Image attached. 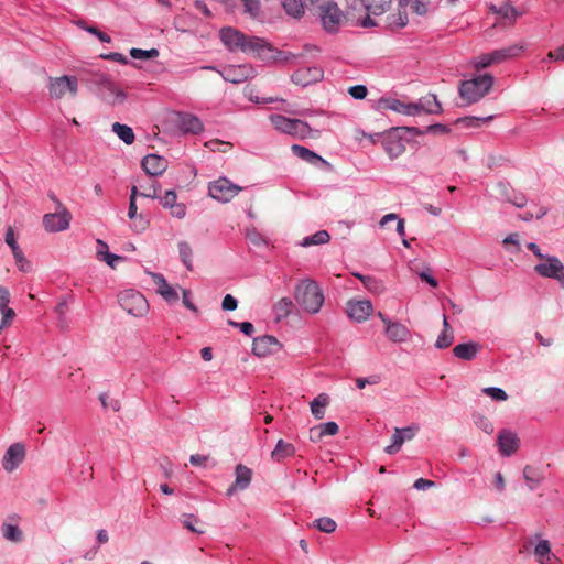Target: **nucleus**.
Wrapping results in <instances>:
<instances>
[{"mask_svg": "<svg viewBox=\"0 0 564 564\" xmlns=\"http://www.w3.org/2000/svg\"><path fill=\"white\" fill-rule=\"evenodd\" d=\"M323 75L324 72L318 66L303 67L293 73L292 82L299 86L306 87L319 82Z\"/></svg>", "mask_w": 564, "mask_h": 564, "instance_id": "obj_18", "label": "nucleus"}, {"mask_svg": "<svg viewBox=\"0 0 564 564\" xmlns=\"http://www.w3.org/2000/svg\"><path fill=\"white\" fill-rule=\"evenodd\" d=\"M315 525L319 531L325 532V533L334 532L337 527L336 522L332 518H328V517H323V518L315 520Z\"/></svg>", "mask_w": 564, "mask_h": 564, "instance_id": "obj_49", "label": "nucleus"}, {"mask_svg": "<svg viewBox=\"0 0 564 564\" xmlns=\"http://www.w3.org/2000/svg\"><path fill=\"white\" fill-rule=\"evenodd\" d=\"M523 478L530 490H535L544 479L542 473L530 465L523 468Z\"/></svg>", "mask_w": 564, "mask_h": 564, "instance_id": "obj_35", "label": "nucleus"}, {"mask_svg": "<svg viewBox=\"0 0 564 564\" xmlns=\"http://www.w3.org/2000/svg\"><path fill=\"white\" fill-rule=\"evenodd\" d=\"M329 403V398L325 393L318 394L312 402H311V412L314 415L316 420H322L325 415V408Z\"/></svg>", "mask_w": 564, "mask_h": 564, "instance_id": "obj_37", "label": "nucleus"}, {"mask_svg": "<svg viewBox=\"0 0 564 564\" xmlns=\"http://www.w3.org/2000/svg\"><path fill=\"white\" fill-rule=\"evenodd\" d=\"M160 200V204L169 209L171 208L175 203H177V195L175 193V191L171 189V191H166L164 193V195H159V198Z\"/></svg>", "mask_w": 564, "mask_h": 564, "instance_id": "obj_54", "label": "nucleus"}, {"mask_svg": "<svg viewBox=\"0 0 564 564\" xmlns=\"http://www.w3.org/2000/svg\"><path fill=\"white\" fill-rule=\"evenodd\" d=\"M282 6L289 15L300 18L304 14L302 0H282Z\"/></svg>", "mask_w": 564, "mask_h": 564, "instance_id": "obj_42", "label": "nucleus"}, {"mask_svg": "<svg viewBox=\"0 0 564 564\" xmlns=\"http://www.w3.org/2000/svg\"><path fill=\"white\" fill-rule=\"evenodd\" d=\"M112 131L118 135V138L123 141L126 144L130 145L134 141V132L131 127L115 122L112 124Z\"/></svg>", "mask_w": 564, "mask_h": 564, "instance_id": "obj_39", "label": "nucleus"}, {"mask_svg": "<svg viewBox=\"0 0 564 564\" xmlns=\"http://www.w3.org/2000/svg\"><path fill=\"white\" fill-rule=\"evenodd\" d=\"M97 84L105 89L113 99H108L109 102H123L127 98V95L117 87L115 82L106 74H100L97 79Z\"/></svg>", "mask_w": 564, "mask_h": 564, "instance_id": "obj_25", "label": "nucleus"}, {"mask_svg": "<svg viewBox=\"0 0 564 564\" xmlns=\"http://www.w3.org/2000/svg\"><path fill=\"white\" fill-rule=\"evenodd\" d=\"M497 444L500 454L510 457L519 449L520 438L516 432L503 429L498 432Z\"/></svg>", "mask_w": 564, "mask_h": 564, "instance_id": "obj_16", "label": "nucleus"}, {"mask_svg": "<svg viewBox=\"0 0 564 564\" xmlns=\"http://www.w3.org/2000/svg\"><path fill=\"white\" fill-rule=\"evenodd\" d=\"M4 241L10 247L11 251H18L20 249L18 242H17V239H15V236H14V231L12 229V227H8L7 228V231H6V235H4Z\"/></svg>", "mask_w": 564, "mask_h": 564, "instance_id": "obj_63", "label": "nucleus"}, {"mask_svg": "<svg viewBox=\"0 0 564 564\" xmlns=\"http://www.w3.org/2000/svg\"><path fill=\"white\" fill-rule=\"evenodd\" d=\"M377 315L384 324V334L390 341L402 344L411 340L412 333L405 325L398 321H392L381 312H378Z\"/></svg>", "mask_w": 564, "mask_h": 564, "instance_id": "obj_8", "label": "nucleus"}, {"mask_svg": "<svg viewBox=\"0 0 564 564\" xmlns=\"http://www.w3.org/2000/svg\"><path fill=\"white\" fill-rule=\"evenodd\" d=\"M99 400L105 410L110 409L115 412H118L121 409L120 401L111 399L107 393H101L99 395Z\"/></svg>", "mask_w": 564, "mask_h": 564, "instance_id": "obj_51", "label": "nucleus"}, {"mask_svg": "<svg viewBox=\"0 0 564 564\" xmlns=\"http://www.w3.org/2000/svg\"><path fill=\"white\" fill-rule=\"evenodd\" d=\"M475 424L481 430L484 431L486 434H492L494 433V424L491 423V421L489 419H487L486 416H482V415H478L476 419H475Z\"/></svg>", "mask_w": 564, "mask_h": 564, "instance_id": "obj_57", "label": "nucleus"}, {"mask_svg": "<svg viewBox=\"0 0 564 564\" xmlns=\"http://www.w3.org/2000/svg\"><path fill=\"white\" fill-rule=\"evenodd\" d=\"M397 432L402 436L404 442L411 441L417 434L420 427L416 424L406 427H395Z\"/></svg>", "mask_w": 564, "mask_h": 564, "instance_id": "obj_55", "label": "nucleus"}, {"mask_svg": "<svg viewBox=\"0 0 564 564\" xmlns=\"http://www.w3.org/2000/svg\"><path fill=\"white\" fill-rule=\"evenodd\" d=\"M533 540H535L533 554L539 564H563L560 557L552 552L549 540L541 538L539 534L534 535L530 542Z\"/></svg>", "mask_w": 564, "mask_h": 564, "instance_id": "obj_11", "label": "nucleus"}, {"mask_svg": "<svg viewBox=\"0 0 564 564\" xmlns=\"http://www.w3.org/2000/svg\"><path fill=\"white\" fill-rule=\"evenodd\" d=\"M252 480V470L247 467L246 465L238 464L235 468V481L234 484L227 489L226 495L231 497L237 491L246 490Z\"/></svg>", "mask_w": 564, "mask_h": 564, "instance_id": "obj_19", "label": "nucleus"}, {"mask_svg": "<svg viewBox=\"0 0 564 564\" xmlns=\"http://www.w3.org/2000/svg\"><path fill=\"white\" fill-rule=\"evenodd\" d=\"M403 444L404 441L402 440V436L397 432V429H394V432L391 437V444L386 446L384 453H387L388 455H394L401 449Z\"/></svg>", "mask_w": 564, "mask_h": 564, "instance_id": "obj_48", "label": "nucleus"}, {"mask_svg": "<svg viewBox=\"0 0 564 564\" xmlns=\"http://www.w3.org/2000/svg\"><path fill=\"white\" fill-rule=\"evenodd\" d=\"M221 43L230 52H241L246 41V34L231 26L223 28L219 31Z\"/></svg>", "mask_w": 564, "mask_h": 564, "instance_id": "obj_17", "label": "nucleus"}, {"mask_svg": "<svg viewBox=\"0 0 564 564\" xmlns=\"http://www.w3.org/2000/svg\"><path fill=\"white\" fill-rule=\"evenodd\" d=\"M381 104L386 109L406 116H416V106L414 102L405 104L397 98L381 99Z\"/></svg>", "mask_w": 564, "mask_h": 564, "instance_id": "obj_27", "label": "nucleus"}, {"mask_svg": "<svg viewBox=\"0 0 564 564\" xmlns=\"http://www.w3.org/2000/svg\"><path fill=\"white\" fill-rule=\"evenodd\" d=\"M96 257L99 261L106 262L110 268H115L117 262L121 260V257L109 252L107 242L101 239L96 241Z\"/></svg>", "mask_w": 564, "mask_h": 564, "instance_id": "obj_32", "label": "nucleus"}, {"mask_svg": "<svg viewBox=\"0 0 564 564\" xmlns=\"http://www.w3.org/2000/svg\"><path fill=\"white\" fill-rule=\"evenodd\" d=\"M12 254H13V258L15 260V263H17L19 270L22 272H28L30 270V262L24 257L22 250L19 249L18 251H13Z\"/></svg>", "mask_w": 564, "mask_h": 564, "instance_id": "obj_56", "label": "nucleus"}, {"mask_svg": "<svg viewBox=\"0 0 564 564\" xmlns=\"http://www.w3.org/2000/svg\"><path fill=\"white\" fill-rule=\"evenodd\" d=\"M169 210L177 219H183L186 216V206L183 203H175Z\"/></svg>", "mask_w": 564, "mask_h": 564, "instance_id": "obj_64", "label": "nucleus"}, {"mask_svg": "<svg viewBox=\"0 0 564 564\" xmlns=\"http://www.w3.org/2000/svg\"><path fill=\"white\" fill-rule=\"evenodd\" d=\"M494 118H495V116H492V115L487 116V117L469 116V117H464V118L459 119V122L468 128H478L481 126V123L489 122V121L494 120Z\"/></svg>", "mask_w": 564, "mask_h": 564, "instance_id": "obj_45", "label": "nucleus"}, {"mask_svg": "<svg viewBox=\"0 0 564 564\" xmlns=\"http://www.w3.org/2000/svg\"><path fill=\"white\" fill-rule=\"evenodd\" d=\"M178 253L182 263L186 267L187 270H193V250L191 245L187 241H180L178 245Z\"/></svg>", "mask_w": 564, "mask_h": 564, "instance_id": "obj_40", "label": "nucleus"}, {"mask_svg": "<svg viewBox=\"0 0 564 564\" xmlns=\"http://www.w3.org/2000/svg\"><path fill=\"white\" fill-rule=\"evenodd\" d=\"M453 341H454L453 332H442L435 341V347L438 349H444V348L449 347L453 344Z\"/></svg>", "mask_w": 564, "mask_h": 564, "instance_id": "obj_53", "label": "nucleus"}, {"mask_svg": "<svg viewBox=\"0 0 564 564\" xmlns=\"http://www.w3.org/2000/svg\"><path fill=\"white\" fill-rule=\"evenodd\" d=\"M2 536L10 542L19 543L23 540V532L19 528V518L17 516L8 517L1 524Z\"/></svg>", "mask_w": 564, "mask_h": 564, "instance_id": "obj_24", "label": "nucleus"}, {"mask_svg": "<svg viewBox=\"0 0 564 564\" xmlns=\"http://www.w3.org/2000/svg\"><path fill=\"white\" fill-rule=\"evenodd\" d=\"M330 240V235L327 230H318L315 234L303 238L299 246L303 248L312 247V246H321L325 245Z\"/></svg>", "mask_w": 564, "mask_h": 564, "instance_id": "obj_36", "label": "nucleus"}, {"mask_svg": "<svg viewBox=\"0 0 564 564\" xmlns=\"http://www.w3.org/2000/svg\"><path fill=\"white\" fill-rule=\"evenodd\" d=\"M291 151L295 156L300 158L301 160H303L307 163H311L314 165L317 163H323V164L327 163L321 155H318L317 153L313 152L312 150H310L303 145L293 144L291 147Z\"/></svg>", "mask_w": 564, "mask_h": 564, "instance_id": "obj_33", "label": "nucleus"}, {"mask_svg": "<svg viewBox=\"0 0 564 564\" xmlns=\"http://www.w3.org/2000/svg\"><path fill=\"white\" fill-rule=\"evenodd\" d=\"M481 346L475 341H467L458 344L454 347L453 354L456 358L462 360H473L476 358Z\"/></svg>", "mask_w": 564, "mask_h": 564, "instance_id": "obj_28", "label": "nucleus"}, {"mask_svg": "<svg viewBox=\"0 0 564 564\" xmlns=\"http://www.w3.org/2000/svg\"><path fill=\"white\" fill-rule=\"evenodd\" d=\"M482 392L495 401H506L508 399L506 391L498 387L484 388Z\"/></svg>", "mask_w": 564, "mask_h": 564, "instance_id": "obj_50", "label": "nucleus"}, {"mask_svg": "<svg viewBox=\"0 0 564 564\" xmlns=\"http://www.w3.org/2000/svg\"><path fill=\"white\" fill-rule=\"evenodd\" d=\"M130 56L134 59H153L159 56V51L156 48L151 50H142V48H131Z\"/></svg>", "mask_w": 564, "mask_h": 564, "instance_id": "obj_47", "label": "nucleus"}, {"mask_svg": "<svg viewBox=\"0 0 564 564\" xmlns=\"http://www.w3.org/2000/svg\"><path fill=\"white\" fill-rule=\"evenodd\" d=\"M241 52L246 54H252L260 58L273 57L271 55V53H273L271 44L268 43L264 39L258 36L246 35V41Z\"/></svg>", "mask_w": 564, "mask_h": 564, "instance_id": "obj_15", "label": "nucleus"}, {"mask_svg": "<svg viewBox=\"0 0 564 564\" xmlns=\"http://www.w3.org/2000/svg\"><path fill=\"white\" fill-rule=\"evenodd\" d=\"M219 73L226 82L232 84H240L254 76V69L250 64L228 65Z\"/></svg>", "mask_w": 564, "mask_h": 564, "instance_id": "obj_14", "label": "nucleus"}, {"mask_svg": "<svg viewBox=\"0 0 564 564\" xmlns=\"http://www.w3.org/2000/svg\"><path fill=\"white\" fill-rule=\"evenodd\" d=\"M495 78L490 74H482L459 85V96L468 104H475L484 98L492 88Z\"/></svg>", "mask_w": 564, "mask_h": 564, "instance_id": "obj_2", "label": "nucleus"}, {"mask_svg": "<svg viewBox=\"0 0 564 564\" xmlns=\"http://www.w3.org/2000/svg\"><path fill=\"white\" fill-rule=\"evenodd\" d=\"M414 106H416V115L421 112L440 113L442 111V106L435 95L421 98L419 102H414Z\"/></svg>", "mask_w": 564, "mask_h": 564, "instance_id": "obj_31", "label": "nucleus"}, {"mask_svg": "<svg viewBox=\"0 0 564 564\" xmlns=\"http://www.w3.org/2000/svg\"><path fill=\"white\" fill-rule=\"evenodd\" d=\"M366 10L375 15L384 13L391 7L392 0H361Z\"/></svg>", "mask_w": 564, "mask_h": 564, "instance_id": "obj_38", "label": "nucleus"}, {"mask_svg": "<svg viewBox=\"0 0 564 564\" xmlns=\"http://www.w3.org/2000/svg\"><path fill=\"white\" fill-rule=\"evenodd\" d=\"M11 302V294L8 288L0 284V313L6 311H14L9 306Z\"/></svg>", "mask_w": 564, "mask_h": 564, "instance_id": "obj_52", "label": "nucleus"}, {"mask_svg": "<svg viewBox=\"0 0 564 564\" xmlns=\"http://www.w3.org/2000/svg\"><path fill=\"white\" fill-rule=\"evenodd\" d=\"M492 195L497 198L501 199H510L512 189L510 188V185L505 182H498L492 186Z\"/></svg>", "mask_w": 564, "mask_h": 564, "instance_id": "obj_46", "label": "nucleus"}, {"mask_svg": "<svg viewBox=\"0 0 564 564\" xmlns=\"http://www.w3.org/2000/svg\"><path fill=\"white\" fill-rule=\"evenodd\" d=\"M295 454V447L293 444L288 443L283 440H279L275 447L271 452V458L274 462H281L286 457H291Z\"/></svg>", "mask_w": 564, "mask_h": 564, "instance_id": "obj_34", "label": "nucleus"}, {"mask_svg": "<svg viewBox=\"0 0 564 564\" xmlns=\"http://www.w3.org/2000/svg\"><path fill=\"white\" fill-rule=\"evenodd\" d=\"M348 93L354 99L362 100L366 98L368 89L365 85H355L349 87Z\"/></svg>", "mask_w": 564, "mask_h": 564, "instance_id": "obj_60", "label": "nucleus"}, {"mask_svg": "<svg viewBox=\"0 0 564 564\" xmlns=\"http://www.w3.org/2000/svg\"><path fill=\"white\" fill-rule=\"evenodd\" d=\"M151 276H152V281L153 283L155 284L156 286V292L159 294H161V292L163 290H165L166 288H169V283L166 281V279L163 276V274L161 273H151Z\"/></svg>", "mask_w": 564, "mask_h": 564, "instance_id": "obj_62", "label": "nucleus"}, {"mask_svg": "<svg viewBox=\"0 0 564 564\" xmlns=\"http://www.w3.org/2000/svg\"><path fill=\"white\" fill-rule=\"evenodd\" d=\"M294 299L300 307L311 314L319 312L324 303V294L316 281L303 279L294 290Z\"/></svg>", "mask_w": 564, "mask_h": 564, "instance_id": "obj_1", "label": "nucleus"}, {"mask_svg": "<svg viewBox=\"0 0 564 564\" xmlns=\"http://www.w3.org/2000/svg\"><path fill=\"white\" fill-rule=\"evenodd\" d=\"M355 276L359 279L364 286L371 293H381L383 291L382 283L373 276L362 275L360 273H355Z\"/></svg>", "mask_w": 564, "mask_h": 564, "instance_id": "obj_41", "label": "nucleus"}, {"mask_svg": "<svg viewBox=\"0 0 564 564\" xmlns=\"http://www.w3.org/2000/svg\"><path fill=\"white\" fill-rule=\"evenodd\" d=\"M242 187L232 183L229 178L223 176L208 184L209 196L220 203H228L235 198Z\"/></svg>", "mask_w": 564, "mask_h": 564, "instance_id": "obj_6", "label": "nucleus"}, {"mask_svg": "<svg viewBox=\"0 0 564 564\" xmlns=\"http://www.w3.org/2000/svg\"><path fill=\"white\" fill-rule=\"evenodd\" d=\"M118 303L128 314L142 317L149 311V303L142 293L128 289L118 294Z\"/></svg>", "mask_w": 564, "mask_h": 564, "instance_id": "obj_5", "label": "nucleus"}, {"mask_svg": "<svg viewBox=\"0 0 564 564\" xmlns=\"http://www.w3.org/2000/svg\"><path fill=\"white\" fill-rule=\"evenodd\" d=\"M280 348V343L273 336L264 335L253 339L252 352L258 357H267Z\"/></svg>", "mask_w": 564, "mask_h": 564, "instance_id": "obj_22", "label": "nucleus"}, {"mask_svg": "<svg viewBox=\"0 0 564 564\" xmlns=\"http://www.w3.org/2000/svg\"><path fill=\"white\" fill-rule=\"evenodd\" d=\"M321 18L324 29L327 32H335L341 21V12L336 4H328L323 8Z\"/></svg>", "mask_w": 564, "mask_h": 564, "instance_id": "obj_23", "label": "nucleus"}, {"mask_svg": "<svg viewBox=\"0 0 564 564\" xmlns=\"http://www.w3.org/2000/svg\"><path fill=\"white\" fill-rule=\"evenodd\" d=\"M293 307V302L289 297H282L274 306V312L279 318L285 317L290 314Z\"/></svg>", "mask_w": 564, "mask_h": 564, "instance_id": "obj_44", "label": "nucleus"}, {"mask_svg": "<svg viewBox=\"0 0 564 564\" xmlns=\"http://www.w3.org/2000/svg\"><path fill=\"white\" fill-rule=\"evenodd\" d=\"M177 127L184 133L197 134L204 130L199 118L191 113L178 115Z\"/></svg>", "mask_w": 564, "mask_h": 564, "instance_id": "obj_26", "label": "nucleus"}, {"mask_svg": "<svg viewBox=\"0 0 564 564\" xmlns=\"http://www.w3.org/2000/svg\"><path fill=\"white\" fill-rule=\"evenodd\" d=\"M405 139L400 129H393L382 137L381 144L391 160L399 158L405 151Z\"/></svg>", "mask_w": 564, "mask_h": 564, "instance_id": "obj_10", "label": "nucleus"}, {"mask_svg": "<svg viewBox=\"0 0 564 564\" xmlns=\"http://www.w3.org/2000/svg\"><path fill=\"white\" fill-rule=\"evenodd\" d=\"M130 220L132 221L131 228L135 232H143L149 226V221L142 214L138 215L137 218Z\"/></svg>", "mask_w": 564, "mask_h": 564, "instance_id": "obj_61", "label": "nucleus"}, {"mask_svg": "<svg viewBox=\"0 0 564 564\" xmlns=\"http://www.w3.org/2000/svg\"><path fill=\"white\" fill-rule=\"evenodd\" d=\"M400 4L409 7L412 12L422 17L432 13L436 8L434 0H400Z\"/></svg>", "mask_w": 564, "mask_h": 564, "instance_id": "obj_29", "label": "nucleus"}, {"mask_svg": "<svg viewBox=\"0 0 564 564\" xmlns=\"http://www.w3.org/2000/svg\"><path fill=\"white\" fill-rule=\"evenodd\" d=\"M524 48L525 45L523 43H517L508 47H502L486 54H481L473 59V66L476 69H482L495 64L503 63L510 58L519 56L524 51Z\"/></svg>", "mask_w": 564, "mask_h": 564, "instance_id": "obj_3", "label": "nucleus"}, {"mask_svg": "<svg viewBox=\"0 0 564 564\" xmlns=\"http://www.w3.org/2000/svg\"><path fill=\"white\" fill-rule=\"evenodd\" d=\"M534 271L542 278L556 280L564 286V264L555 256H546L542 262L534 267Z\"/></svg>", "mask_w": 564, "mask_h": 564, "instance_id": "obj_7", "label": "nucleus"}, {"mask_svg": "<svg viewBox=\"0 0 564 564\" xmlns=\"http://www.w3.org/2000/svg\"><path fill=\"white\" fill-rule=\"evenodd\" d=\"M347 314L349 318L354 319L357 323H362L368 319V317L373 312V306L370 301H355L351 300L347 303Z\"/></svg>", "mask_w": 564, "mask_h": 564, "instance_id": "obj_20", "label": "nucleus"}, {"mask_svg": "<svg viewBox=\"0 0 564 564\" xmlns=\"http://www.w3.org/2000/svg\"><path fill=\"white\" fill-rule=\"evenodd\" d=\"M141 166L150 176H160L167 169V160L159 154H148L142 159Z\"/></svg>", "mask_w": 564, "mask_h": 564, "instance_id": "obj_21", "label": "nucleus"}, {"mask_svg": "<svg viewBox=\"0 0 564 564\" xmlns=\"http://www.w3.org/2000/svg\"><path fill=\"white\" fill-rule=\"evenodd\" d=\"M72 220V214L66 209L57 213H50L43 216V226L48 232H58L68 229Z\"/></svg>", "mask_w": 564, "mask_h": 564, "instance_id": "obj_12", "label": "nucleus"}, {"mask_svg": "<svg viewBox=\"0 0 564 564\" xmlns=\"http://www.w3.org/2000/svg\"><path fill=\"white\" fill-rule=\"evenodd\" d=\"M198 523V519L194 517L193 514H185L183 517V524L185 528H187L189 531L202 534L204 531L202 529L196 528V524Z\"/></svg>", "mask_w": 564, "mask_h": 564, "instance_id": "obj_59", "label": "nucleus"}, {"mask_svg": "<svg viewBox=\"0 0 564 564\" xmlns=\"http://www.w3.org/2000/svg\"><path fill=\"white\" fill-rule=\"evenodd\" d=\"M270 122L278 131L297 139L311 137V128L307 122L300 119H292L279 113H272Z\"/></svg>", "mask_w": 564, "mask_h": 564, "instance_id": "obj_4", "label": "nucleus"}, {"mask_svg": "<svg viewBox=\"0 0 564 564\" xmlns=\"http://www.w3.org/2000/svg\"><path fill=\"white\" fill-rule=\"evenodd\" d=\"M25 458V446L21 442L11 444L2 458V468L7 473L14 471Z\"/></svg>", "mask_w": 564, "mask_h": 564, "instance_id": "obj_13", "label": "nucleus"}, {"mask_svg": "<svg viewBox=\"0 0 564 564\" xmlns=\"http://www.w3.org/2000/svg\"><path fill=\"white\" fill-rule=\"evenodd\" d=\"M315 431L318 432L317 438H323L327 435H336L339 431V427L336 422L330 421L316 425Z\"/></svg>", "mask_w": 564, "mask_h": 564, "instance_id": "obj_43", "label": "nucleus"}, {"mask_svg": "<svg viewBox=\"0 0 564 564\" xmlns=\"http://www.w3.org/2000/svg\"><path fill=\"white\" fill-rule=\"evenodd\" d=\"M491 11L497 14L499 19L505 20L508 23H513L523 13L510 2H503L500 6H492Z\"/></svg>", "mask_w": 564, "mask_h": 564, "instance_id": "obj_30", "label": "nucleus"}, {"mask_svg": "<svg viewBox=\"0 0 564 564\" xmlns=\"http://www.w3.org/2000/svg\"><path fill=\"white\" fill-rule=\"evenodd\" d=\"M247 239L254 246L268 245L265 238L256 229L247 230Z\"/></svg>", "mask_w": 564, "mask_h": 564, "instance_id": "obj_58", "label": "nucleus"}, {"mask_svg": "<svg viewBox=\"0 0 564 564\" xmlns=\"http://www.w3.org/2000/svg\"><path fill=\"white\" fill-rule=\"evenodd\" d=\"M78 82L74 76H61L50 78L48 91L53 98L59 99L65 96L66 93H70L73 96L77 94Z\"/></svg>", "mask_w": 564, "mask_h": 564, "instance_id": "obj_9", "label": "nucleus"}]
</instances>
